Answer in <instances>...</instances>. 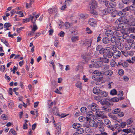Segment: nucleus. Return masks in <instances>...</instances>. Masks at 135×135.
I'll use <instances>...</instances> for the list:
<instances>
[{
  "mask_svg": "<svg viewBox=\"0 0 135 135\" xmlns=\"http://www.w3.org/2000/svg\"><path fill=\"white\" fill-rule=\"evenodd\" d=\"M55 122L54 120L53 123H54V127H56V128L58 132V134L60 133L61 132V123H59L57 124H56L55 123Z\"/></svg>",
  "mask_w": 135,
  "mask_h": 135,
  "instance_id": "0eeeda50",
  "label": "nucleus"
},
{
  "mask_svg": "<svg viewBox=\"0 0 135 135\" xmlns=\"http://www.w3.org/2000/svg\"><path fill=\"white\" fill-rule=\"evenodd\" d=\"M110 64L111 66L113 67H115L117 65L116 62L113 59H112L111 61Z\"/></svg>",
  "mask_w": 135,
  "mask_h": 135,
  "instance_id": "cd10ccee",
  "label": "nucleus"
},
{
  "mask_svg": "<svg viewBox=\"0 0 135 135\" xmlns=\"http://www.w3.org/2000/svg\"><path fill=\"white\" fill-rule=\"evenodd\" d=\"M97 105L94 103H92L91 105L88 106V109H91L93 111L95 112L97 109Z\"/></svg>",
  "mask_w": 135,
  "mask_h": 135,
  "instance_id": "1a4fd4ad",
  "label": "nucleus"
},
{
  "mask_svg": "<svg viewBox=\"0 0 135 135\" xmlns=\"http://www.w3.org/2000/svg\"><path fill=\"white\" fill-rule=\"evenodd\" d=\"M104 71L100 72L98 70H96L93 73V74H96L97 76H100L104 75Z\"/></svg>",
  "mask_w": 135,
  "mask_h": 135,
  "instance_id": "f8f14e48",
  "label": "nucleus"
},
{
  "mask_svg": "<svg viewBox=\"0 0 135 135\" xmlns=\"http://www.w3.org/2000/svg\"><path fill=\"white\" fill-rule=\"evenodd\" d=\"M76 131L79 134H81L84 132V130L82 128L79 127L77 129Z\"/></svg>",
  "mask_w": 135,
  "mask_h": 135,
  "instance_id": "473e14b6",
  "label": "nucleus"
},
{
  "mask_svg": "<svg viewBox=\"0 0 135 135\" xmlns=\"http://www.w3.org/2000/svg\"><path fill=\"white\" fill-rule=\"evenodd\" d=\"M104 123L102 121H99V122H97V123H96V125L97 126V128L98 127H101L103 126V124Z\"/></svg>",
  "mask_w": 135,
  "mask_h": 135,
  "instance_id": "ea45409f",
  "label": "nucleus"
},
{
  "mask_svg": "<svg viewBox=\"0 0 135 135\" xmlns=\"http://www.w3.org/2000/svg\"><path fill=\"white\" fill-rule=\"evenodd\" d=\"M125 48L126 50H130L131 48L130 45L128 44L126 45Z\"/></svg>",
  "mask_w": 135,
  "mask_h": 135,
  "instance_id": "338daca9",
  "label": "nucleus"
},
{
  "mask_svg": "<svg viewBox=\"0 0 135 135\" xmlns=\"http://www.w3.org/2000/svg\"><path fill=\"white\" fill-rule=\"evenodd\" d=\"M97 128H98L99 130L101 132H103L104 131V128L103 126L98 127Z\"/></svg>",
  "mask_w": 135,
  "mask_h": 135,
  "instance_id": "052dcab7",
  "label": "nucleus"
},
{
  "mask_svg": "<svg viewBox=\"0 0 135 135\" xmlns=\"http://www.w3.org/2000/svg\"><path fill=\"white\" fill-rule=\"evenodd\" d=\"M115 23L118 24V27L122 29L129 27L131 23L127 19L120 18L115 21Z\"/></svg>",
  "mask_w": 135,
  "mask_h": 135,
  "instance_id": "f257e3e1",
  "label": "nucleus"
},
{
  "mask_svg": "<svg viewBox=\"0 0 135 135\" xmlns=\"http://www.w3.org/2000/svg\"><path fill=\"white\" fill-rule=\"evenodd\" d=\"M122 1L124 4H128L130 3V0H122Z\"/></svg>",
  "mask_w": 135,
  "mask_h": 135,
  "instance_id": "69168bd1",
  "label": "nucleus"
},
{
  "mask_svg": "<svg viewBox=\"0 0 135 135\" xmlns=\"http://www.w3.org/2000/svg\"><path fill=\"white\" fill-rule=\"evenodd\" d=\"M95 63L94 64V67L98 68L101 67L103 63L102 62L95 61Z\"/></svg>",
  "mask_w": 135,
  "mask_h": 135,
  "instance_id": "dca6fc26",
  "label": "nucleus"
},
{
  "mask_svg": "<svg viewBox=\"0 0 135 135\" xmlns=\"http://www.w3.org/2000/svg\"><path fill=\"white\" fill-rule=\"evenodd\" d=\"M37 29L38 28L36 25L35 24H33L31 30L32 31L35 32Z\"/></svg>",
  "mask_w": 135,
  "mask_h": 135,
  "instance_id": "37998d69",
  "label": "nucleus"
},
{
  "mask_svg": "<svg viewBox=\"0 0 135 135\" xmlns=\"http://www.w3.org/2000/svg\"><path fill=\"white\" fill-rule=\"evenodd\" d=\"M1 118L3 120H7L8 119V117L6 114H3L1 116Z\"/></svg>",
  "mask_w": 135,
  "mask_h": 135,
  "instance_id": "49530a36",
  "label": "nucleus"
},
{
  "mask_svg": "<svg viewBox=\"0 0 135 135\" xmlns=\"http://www.w3.org/2000/svg\"><path fill=\"white\" fill-rule=\"evenodd\" d=\"M87 121L89 122V124L90 126L92 127H95L97 128V126L96 125V123L95 122L94 120L90 119H89V120Z\"/></svg>",
  "mask_w": 135,
  "mask_h": 135,
  "instance_id": "9d476101",
  "label": "nucleus"
},
{
  "mask_svg": "<svg viewBox=\"0 0 135 135\" xmlns=\"http://www.w3.org/2000/svg\"><path fill=\"white\" fill-rule=\"evenodd\" d=\"M121 128H124L126 126V122H122L119 124Z\"/></svg>",
  "mask_w": 135,
  "mask_h": 135,
  "instance_id": "4d7b16f0",
  "label": "nucleus"
},
{
  "mask_svg": "<svg viewBox=\"0 0 135 135\" xmlns=\"http://www.w3.org/2000/svg\"><path fill=\"white\" fill-rule=\"evenodd\" d=\"M80 110L82 113L84 114L87 111V109L85 107H83L81 108Z\"/></svg>",
  "mask_w": 135,
  "mask_h": 135,
  "instance_id": "7c9ffc66",
  "label": "nucleus"
},
{
  "mask_svg": "<svg viewBox=\"0 0 135 135\" xmlns=\"http://www.w3.org/2000/svg\"><path fill=\"white\" fill-rule=\"evenodd\" d=\"M102 46L101 45H98L96 48V50L97 51H99L102 48Z\"/></svg>",
  "mask_w": 135,
  "mask_h": 135,
  "instance_id": "5fc2aeb1",
  "label": "nucleus"
},
{
  "mask_svg": "<svg viewBox=\"0 0 135 135\" xmlns=\"http://www.w3.org/2000/svg\"><path fill=\"white\" fill-rule=\"evenodd\" d=\"M116 45H117L118 48L119 49L122 50L123 48V45L120 42L118 43Z\"/></svg>",
  "mask_w": 135,
  "mask_h": 135,
  "instance_id": "2f4dec72",
  "label": "nucleus"
},
{
  "mask_svg": "<svg viewBox=\"0 0 135 135\" xmlns=\"http://www.w3.org/2000/svg\"><path fill=\"white\" fill-rule=\"evenodd\" d=\"M94 99L95 100H97L98 102H100L101 104L103 105L104 103L102 102V100L101 98L99 96H96L94 97Z\"/></svg>",
  "mask_w": 135,
  "mask_h": 135,
  "instance_id": "412c9836",
  "label": "nucleus"
},
{
  "mask_svg": "<svg viewBox=\"0 0 135 135\" xmlns=\"http://www.w3.org/2000/svg\"><path fill=\"white\" fill-rule=\"evenodd\" d=\"M109 68V66L108 65H105L102 67V70L103 71L108 70Z\"/></svg>",
  "mask_w": 135,
  "mask_h": 135,
  "instance_id": "c9c22d12",
  "label": "nucleus"
},
{
  "mask_svg": "<svg viewBox=\"0 0 135 135\" xmlns=\"http://www.w3.org/2000/svg\"><path fill=\"white\" fill-rule=\"evenodd\" d=\"M82 83L80 81H78L75 84L76 86L78 88L81 89L82 88Z\"/></svg>",
  "mask_w": 135,
  "mask_h": 135,
  "instance_id": "393cba45",
  "label": "nucleus"
},
{
  "mask_svg": "<svg viewBox=\"0 0 135 135\" xmlns=\"http://www.w3.org/2000/svg\"><path fill=\"white\" fill-rule=\"evenodd\" d=\"M121 54L120 51L115 50L113 52H112V56L114 59H118L120 57Z\"/></svg>",
  "mask_w": 135,
  "mask_h": 135,
  "instance_id": "39448f33",
  "label": "nucleus"
},
{
  "mask_svg": "<svg viewBox=\"0 0 135 135\" xmlns=\"http://www.w3.org/2000/svg\"><path fill=\"white\" fill-rule=\"evenodd\" d=\"M114 32L112 30H107L105 32V35L108 37H111L113 36Z\"/></svg>",
  "mask_w": 135,
  "mask_h": 135,
  "instance_id": "9b49d317",
  "label": "nucleus"
},
{
  "mask_svg": "<svg viewBox=\"0 0 135 135\" xmlns=\"http://www.w3.org/2000/svg\"><path fill=\"white\" fill-rule=\"evenodd\" d=\"M110 48L108 47H106V52L103 55V57L104 58H110L113 55L112 52L110 51L109 49Z\"/></svg>",
  "mask_w": 135,
  "mask_h": 135,
  "instance_id": "20e7f679",
  "label": "nucleus"
},
{
  "mask_svg": "<svg viewBox=\"0 0 135 135\" xmlns=\"http://www.w3.org/2000/svg\"><path fill=\"white\" fill-rule=\"evenodd\" d=\"M73 127L74 128L78 129L81 126V124L77 123H75L73 124Z\"/></svg>",
  "mask_w": 135,
  "mask_h": 135,
  "instance_id": "4be33fe9",
  "label": "nucleus"
},
{
  "mask_svg": "<svg viewBox=\"0 0 135 135\" xmlns=\"http://www.w3.org/2000/svg\"><path fill=\"white\" fill-rule=\"evenodd\" d=\"M59 42L57 40H55L54 43V46L56 47H58Z\"/></svg>",
  "mask_w": 135,
  "mask_h": 135,
  "instance_id": "774afa93",
  "label": "nucleus"
},
{
  "mask_svg": "<svg viewBox=\"0 0 135 135\" xmlns=\"http://www.w3.org/2000/svg\"><path fill=\"white\" fill-rule=\"evenodd\" d=\"M117 40H116V38L114 37L111 38L110 39V41L113 44H117Z\"/></svg>",
  "mask_w": 135,
  "mask_h": 135,
  "instance_id": "c756f323",
  "label": "nucleus"
},
{
  "mask_svg": "<svg viewBox=\"0 0 135 135\" xmlns=\"http://www.w3.org/2000/svg\"><path fill=\"white\" fill-rule=\"evenodd\" d=\"M103 15H106L108 13V12L107 10V8H105L102 11H101Z\"/></svg>",
  "mask_w": 135,
  "mask_h": 135,
  "instance_id": "c03bdc74",
  "label": "nucleus"
},
{
  "mask_svg": "<svg viewBox=\"0 0 135 135\" xmlns=\"http://www.w3.org/2000/svg\"><path fill=\"white\" fill-rule=\"evenodd\" d=\"M97 3L95 0H90L88 6V9L90 13L94 15H97V12L94 9L97 6Z\"/></svg>",
  "mask_w": 135,
  "mask_h": 135,
  "instance_id": "f03ea898",
  "label": "nucleus"
},
{
  "mask_svg": "<svg viewBox=\"0 0 135 135\" xmlns=\"http://www.w3.org/2000/svg\"><path fill=\"white\" fill-rule=\"evenodd\" d=\"M91 43L92 40L90 39L87 40L84 44L85 46L88 47H90L91 46Z\"/></svg>",
  "mask_w": 135,
  "mask_h": 135,
  "instance_id": "a211bd4d",
  "label": "nucleus"
},
{
  "mask_svg": "<svg viewBox=\"0 0 135 135\" xmlns=\"http://www.w3.org/2000/svg\"><path fill=\"white\" fill-rule=\"evenodd\" d=\"M93 115V112L91 111H89L86 113V121L89 120V119H91V118L92 117Z\"/></svg>",
  "mask_w": 135,
  "mask_h": 135,
  "instance_id": "2eb2a0df",
  "label": "nucleus"
},
{
  "mask_svg": "<svg viewBox=\"0 0 135 135\" xmlns=\"http://www.w3.org/2000/svg\"><path fill=\"white\" fill-rule=\"evenodd\" d=\"M79 39V37L78 36H74L71 38L72 41L73 42H75L78 41Z\"/></svg>",
  "mask_w": 135,
  "mask_h": 135,
  "instance_id": "bb28decb",
  "label": "nucleus"
},
{
  "mask_svg": "<svg viewBox=\"0 0 135 135\" xmlns=\"http://www.w3.org/2000/svg\"><path fill=\"white\" fill-rule=\"evenodd\" d=\"M11 25L9 23H5L4 25V27L5 28H8L11 26Z\"/></svg>",
  "mask_w": 135,
  "mask_h": 135,
  "instance_id": "864d4df0",
  "label": "nucleus"
},
{
  "mask_svg": "<svg viewBox=\"0 0 135 135\" xmlns=\"http://www.w3.org/2000/svg\"><path fill=\"white\" fill-rule=\"evenodd\" d=\"M104 121L105 124L108 126L110 125L111 122L108 119H105Z\"/></svg>",
  "mask_w": 135,
  "mask_h": 135,
  "instance_id": "79ce46f5",
  "label": "nucleus"
},
{
  "mask_svg": "<svg viewBox=\"0 0 135 135\" xmlns=\"http://www.w3.org/2000/svg\"><path fill=\"white\" fill-rule=\"evenodd\" d=\"M35 13H33L30 16V19H31L32 22L33 24H35V21L36 19H35Z\"/></svg>",
  "mask_w": 135,
  "mask_h": 135,
  "instance_id": "f3484780",
  "label": "nucleus"
},
{
  "mask_svg": "<svg viewBox=\"0 0 135 135\" xmlns=\"http://www.w3.org/2000/svg\"><path fill=\"white\" fill-rule=\"evenodd\" d=\"M109 5H110V7L113 8H114L116 6V3L113 1L110 2V3L109 4Z\"/></svg>",
  "mask_w": 135,
  "mask_h": 135,
  "instance_id": "c85d7f7f",
  "label": "nucleus"
},
{
  "mask_svg": "<svg viewBox=\"0 0 135 135\" xmlns=\"http://www.w3.org/2000/svg\"><path fill=\"white\" fill-rule=\"evenodd\" d=\"M97 21L95 19L93 18H90L88 21V23L91 26L95 27L97 24Z\"/></svg>",
  "mask_w": 135,
  "mask_h": 135,
  "instance_id": "423d86ee",
  "label": "nucleus"
},
{
  "mask_svg": "<svg viewBox=\"0 0 135 135\" xmlns=\"http://www.w3.org/2000/svg\"><path fill=\"white\" fill-rule=\"evenodd\" d=\"M104 44H108L110 41L109 39L107 37L104 38L102 40Z\"/></svg>",
  "mask_w": 135,
  "mask_h": 135,
  "instance_id": "5701e85b",
  "label": "nucleus"
},
{
  "mask_svg": "<svg viewBox=\"0 0 135 135\" xmlns=\"http://www.w3.org/2000/svg\"><path fill=\"white\" fill-rule=\"evenodd\" d=\"M85 131L87 133H90L91 132L90 128L88 127H87L85 128Z\"/></svg>",
  "mask_w": 135,
  "mask_h": 135,
  "instance_id": "3c124183",
  "label": "nucleus"
},
{
  "mask_svg": "<svg viewBox=\"0 0 135 135\" xmlns=\"http://www.w3.org/2000/svg\"><path fill=\"white\" fill-rule=\"evenodd\" d=\"M130 9L132 10H135V5L132 4L130 7H127L123 9V11H126Z\"/></svg>",
  "mask_w": 135,
  "mask_h": 135,
  "instance_id": "4468645a",
  "label": "nucleus"
},
{
  "mask_svg": "<svg viewBox=\"0 0 135 135\" xmlns=\"http://www.w3.org/2000/svg\"><path fill=\"white\" fill-rule=\"evenodd\" d=\"M117 91L116 90L114 89L113 90H111L110 94L112 95H115L117 94Z\"/></svg>",
  "mask_w": 135,
  "mask_h": 135,
  "instance_id": "a19ab883",
  "label": "nucleus"
},
{
  "mask_svg": "<svg viewBox=\"0 0 135 135\" xmlns=\"http://www.w3.org/2000/svg\"><path fill=\"white\" fill-rule=\"evenodd\" d=\"M81 58L83 60H85L86 62L88 61V59L86 55H83L81 56Z\"/></svg>",
  "mask_w": 135,
  "mask_h": 135,
  "instance_id": "09e8293b",
  "label": "nucleus"
},
{
  "mask_svg": "<svg viewBox=\"0 0 135 135\" xmlns=\"http://www.w3.org/2000/svg\"><path fill=\"white\" fill-rule=\"evenodd\" d=\"M128 66V62L126 61H125L122 63V66L124 68L127 67Z\"/></svg>",
  "mask_w": 135,
  "mask_h": 135,
  "instance_id": "de8ad7c7",
  "label": "nucleus"
},
{
  "mask_svg": "<svg viewBox=\"0 0 135 135\" xmlns=\"http://www.w3.org/2000/svg\"><path fill=\"white\" fill-rule=\"evenodd\" d=\"M127 125L129 126L133 122V120L131 119L128 120L127 121Z\"/></svg>",
  "mask_w": 135,
  "mask_h": 135,
  "instance_id": "13d9d810",
  "label": "nucleus"
},
{
  "mask_svg": "<svg viewBox=\"0 0 135 135\" xmlns=\"http://www.w3.org/2000/svg\"><path fill=\"white\" fill-rule=\"evenodd\" d=\"M102 110L103 111H100V109H97L95 111L96 114L99 117H101L103 114H104V112H109L111 110V108L109 107L104 106L101 107Z\"/></svg>",
  "mask_w": 135,
  "mask_h": 135,
  "instance_id": "7ed1b4c3",
  "label": "nucleus"
},
{
  "mask_svg": "<svg viewBox=\"0 0 135 135\" xmlns=\"http://www.w3.org/2000/svg\"><path fill=\"white\" fill-rule=\"evenodd\" d=\"M122 38H125L124 37V36L121 35V37H118L116 38V40H117V43L121 42L122 41L121 40Z\"/></svg>",
  "mask_w": 135,
  "mask_h": 135,
  "instance_id": "58836bf2",
  "label": "nucleus"
},
{
  "mask_svg": "<svg viewBox=\"0 0 135 135\" xmlns=\"http://www.w3.org/2000/svg\"><path fill=\"white\" fill-rule=\"evenodd\" d=\"M118 73L119 75L122 76L124 74V70L122 69H120L119 70Z\"/></svg>",
  "mask_w": 135,
  "mask_h": 135,
  "instance_id": "6e6d98bb",
  "label": "nucleus"
},
{
  "mask_svg": "<svg viewBox=\"0 0 135 135\" xmlns=\"http://www.w3.org/2000/svg\"><path fill=\"white\" fill-rule=\"evenodd\" d=\"M123 131L127 134L129 133H131L134 134L135 133V128L132 127H131L128 129H123Z\"/></svg>",
  "mask_w": 135,
  "mask_h": 135,
  "instance_id": "6e6552de",
  "label": "nucleus"
},
{
  "mask_svg": "<svg viewBox=\"0 0 135 135\" xmlns=\"http://www.w3.org/2000/svg\"><path fill=\"white\" fill-rule=\"evenodd\" d=\"M101 90L99 88L97 87H95L93 88V92L94 93L96 94H99Z\"/></svg>",
  "mask_w": 135,
  "mask_h": 135,
  "instance_id": "ddd939ff",
  "label": "nucleus"
},
{
  "mask_svg": "<svg viewBox=\"0 0 135 135\" xmlns=\"http://www.w3.org/2000/svg\"><path fill=\"white\" fill-rule=\"evenodd\" d=\"M108 8H107V9L108 12V13H111L114 11V10L113 8L111 7H110Z\"/></svg>",
  "mask_w": 135,
  "mask_h": 135,
  "instance_id": "a18cd8bd",
  "label": "nucleus"
},
{
  "mask_svg": "<svg viewBox=\"0 0 135 135\" xmlns=\"http://www.w3.org/2000/svg\"><path fill=\"white\" fill-rule=\"evenodd\" d=\"M28 36H32L35 34V32L32 31H28L27 32Z\"/></svg>",
  "mask_w": 135,
  "mask_h": 135,
  "instance_id": "f704fd0d",
  "label": "nucleus"
},
{
  "mask_svg": "<svg viewBox=\"0 0 135 135\" xmlns=\"http://www.w3.org/2000/svg\"><path fill=\"white\" fill-rule=\"evenodd\" d=\"M115 129H116L120 130L119 129L121 128L119 124H117L114 125Z\"/></svg>",
  "mask_w": 135,
  "mask_h": 135,
  "instance_id": "bf43d9fd",
  "label": "nucleus"
},
{
  "mask_svg": "<svg viewBox=\"0 0 135 135\" xmlns=\"http://www.w3.org/2000/svg\"><path fill=\"white\" fill-rule=\"evenodd\" d=\"M112 102H117L119 101V99L117 97H114L113 98H112Z\"/></svg>",
  "mask_w": 135,
  "mask_h": 135,
  "instance_id": "680f3d73",
  "label": "nucleus"
},
{
  "mask_svg": "<svg viewBox=\"0 0 135 135\" xmlns=\"http://www.w3.org/2000/svg\"><path fill=\"white\" fill-rule=\"evenodd\" d=\"M101 97H106L108 95V93L107 92L104 91H101L99 94Z\"/></svg>",
  "mask_w": 135,
  "mask_h": 135,
  "instance_id": "6ab92c4d",
  "label": "nucleus"
},
{
  "mask_svg": "<svg viewBox=\"0 0 135 135\" xmlns=\"http://www.w3.org/2000/svg\"><path fill=\"white\" fill-rule=\"evenodd\" d=\"M106 48L105 49L102 48V49L99 51V53L101 54H103L105 53L106 52Z\"/></svg>",
  "mask_w": 135,
  "mask_h": 135,
  "instance_id": "4c0bfd02",
  "label": "nucleus"
},
{
  "mask_svg": "<svg viewBox=\"0 0 135 135\" xmlns=\"http://www.w3.org/2000/svg\"><path fill=\"white\" fill-rule=\"evenodd\" d=\"M124 38L126 39L125 40H126L128 43H132L134 41L131 38L130 36H128L127 38Z\"/></svg>",
  "mask_w": 135,
  "mask_h": 135,
  "instance_id": "a878e982",
  "label": "nucleus"
},
{
  "mask_svg": "<svg viewBox=\"0 0 135 135\" xmlns=\"http://www.w3.org/2000/svg\"><path fill=\"white\" fill-rule=\"evenodd\" d=\"M113 36L116 38L118 37H121L122 35L120 34L119 32L115 31L114 32Z\"/></svg>",
  "mask_w": 135,
  "mask_h": 135,
  "instance_id": "b1692460",
  "label": "nucleus"
},
{
  "mask_svg": "<svg viewBox=\"0 0 135 135\" xmlns=\"http://www.w3.org/2000/svg\"><path fill=\"white\" fill-rule=\"evenodd\" d=\"M102 60L105 63H108L109 61V59H108L107 58H104V57L103 58Z\"/></svg>",
  "mask_w": 135,
  "mask_h": 135,
  "instance_id": "603ef678",
  "label": "nucleus"
},
{
  "mask_svg": "<svg viewBox=\"0 0 135 135\" xmlns=\"http://www.w3.org/2000/svg\"><path fill=\"white\" fill-rule=\"evenodd\" d=\"M120 111V109L119 108H118L113 110L112 111V112L114 114H118Z\"/></svg>",
  "mask_w": 135,
  "mask_h": 135,
  "instance_id": "72a5a7b5",
  "label": "nucleus"
},
{
  "mask_svg": "<svg viewBox=\"0 0 135 135\" xmlns=\"http://www.w3.org/2000/svg\"><path fill=\"white\" fill-rule=\"evenodd\" d=\"M126 11H123V9L122 11H120L118 13V15L120 16H122L123 15L124 13Z\"/></svg>",
  "mask_w": 135,
  "mask_h": 135,
  "instance_id": "e2e57ef3",
  "label": "nucleus"
},
{
  "mask_svg": "<svg viewBox=\"0 0 135 135\" xmlns=\"http://www.w3.org/2000/svg\"><path fill=\"white\" fill-rule=\"evenodd\" d=\"M121 52H122V54H123L125 56L127 57L128 56L129 53L127 51H121Z\"/></svg>",
  "mask_w": 135,
  "mask_h": 135,
  "instance_id": "8fccbe9b",
  "label": "nucleus"
},
{
  "mask_svg": "<svg viewBox=\"0 0 135 135\" xmlns=\"http://www.w3.org/2000/svg\"><path fill=\"white\" fill-rule=\"evenodd\" d=\"M59 110L57 108H56V107H54L52 110V112L54 114L56 115H59L58 113Z\"/></svg>",
  "mask_w": 135,
  "mask_h": 135,
  "instance_id": "aec40b11",
  "label": "nucleus"
},
{
  "mask_svg": "<svg viewBox=\"0 0 135 135\" xmlns=\"http://www.w3.org/2000/svg\"><path fill=\"white\" fill-rule=\"evenodd\" d=\"M79 120L80 122H83L85 120H86V117L83 116H80L79 117Z\"/></svg>",
  "mask_w": 135,
  "mask_h": 135,
  "instance_id": "e433bc0d",
  "label": "nucleus"
},
{
  "mask_svg": "<svg viewBox=\"0 0 135 135\" xmlns=\"http://www.w3.org/2000/svg\"><path fill=\"white\" fill-rule=\"evenodd\" d=\"M65 35V33L63 31H61L58 34V35L60 37H63Z\"/></svg>",
  "mask_w": 135,
  "mask_h": 135,
  "instance_id": "0e129e2a",
  "label": "nucleus"
}]
</instances>
